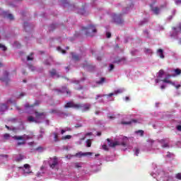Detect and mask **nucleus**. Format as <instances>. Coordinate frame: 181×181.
Returning <instances> with one entry per match:
<instances>
[{
  "label": "nucleus",
  "instance_id": "f257e3e1",
  "mask_svg": "<svg viewBox=\"0 0 181 181\" xmlns=\"http://www.w3.org/2000/svg\"><path fill=\"white\" fill-rule=\"evenodd\" d=\"M82 30L85 32V35L86 36H90V37H93V36H95V33L97 32V28H95V25H89L88 27H83L82 28Z\"/></svg>",
  "mask_w": 181,
  "mask_h": 181
},
{
  "label": "nucleus",
  "instance_id": "f03ea898",
  "mask_svg": "<svg viewBox=\"0 0 181 181\" xmlns=\"http://www.w3.org/2000/svg\"><path fill=\"white\" fill-rule=\"evenodd\" d=\"M107 145L110 148H115V146H127V143L125 141H123L122 143H119V141H115L113 142L111 139H107Z\"/></svg>",
  "mask_w": 181,
  "mask_h": 181
},
{
  "label": "nucleus",
  "instance_id": "7ed1b4c3",
  "mask_svg": "<svg viewBox=\"0 0 181 181\" xmlns=\"http://www.w3.org/2000/svg\"><path fill=\"white\" fill-rule=\"evenodd\" d=\"M81 106L78 105V103H75L73 101H69L64 105V107L67 109V108H75L76 110H80V107Z\"/></svg>",
  "mask_w": 181,
  "mask_h": 181
},
{
  "label": "nucleus",
  "instance_id": "20e7f679",
  "mask_svg": "<svg viewBox=\"0 0 181 181\" xmlns=\"http://www.w3.org/2000/svg\"><path fill=\"white\" fill-rule=\"evenodd\" d=\"M49 168L51 169H54L57 165H59V160L57 159V157L54 156L52 158H50V160L49 161Z\"/></svg>",
  "mask_w": 181,
  "mask_h": 181
},
{
  "label": "nucleus",
  "instance_id": "39448f33",
  "mask_svg": "<svg viewBox=\"0 0 181 181\" xmlns=\"http://www.w3.org/2000/svg\"><path fill=\"white\" fill-rule=\"evenodd\" d=\"M113 20L117 25H122L124 23V20H122V15H117V14H114L113 16Z\"/></svg>",
  "mask_w": 181,
  "mask_h": 181
},
{
  "label": "nucleus",
  "instance_id": "423d86ee",
  "mask_svg": "<svg viewBox=\"0 0 181 181\" xmlns=\"http://www.w3.org/2000/svg\"><path fill=\"white\" fill-rule=\"evenodd\" d=\"M4 76L3 78H1L0 80L6 83V85L8 86V83L11 81V79L9 78V72L5 71L4 72Z\"/></svg>",
  "mask_w": 181,
  "mask_h": 181
},
{
  "label": "nucleus",
  "instance_id": "0eeeda50",
  "mask_svg": "<svg viewBox=\"0 0 181 181\" xmlns=\"http://www.w3.org/2000/svg\"><path fill=\"white\" fill-rule=\"evenodd\" d=\"M78 105H80V108H82V112H86L87 111H90V109L91 108L90 104H83L81 105V103H78Z\"/></svg>",
  "mask_w": 181,
  "mask_h": 181
},
{
  "label": "nucleus",
  "instance_id": "6e6552de",
  "mask_svg": "<svg viewBox=\"0 0 181 181\" xmlns=\"http://www.w3.org/2000/svg\"><path fill=\"white\" fill-rule=\"evenodd\" d=\"M35 118L37 119H42V118H45L46 117V113L45 112H39L37 110L35 111Z\"/></svg>",
  "mask_w": 181,
  "mask_h": 181
},
{
  "label": "nucleus",
  "instance_id": "1a4fd4ad",
  "mask_svg": "<svg viewBox=\"0 0 181 181\" xmlns=\"http://www.w3.org/2000/svg\"><path fill=\"white\" fill-rule=\"evenodd\" d=\"M58 93H62V94H64V93H66L67 97H70L71 95V91L69 90L66 87H63L62 90H57Z\"/></svg>",
  "mask_w": 181,
  "mask_h": 181
},
{
  "label": "nucleus",
  "instance_id": "9d476101",
  "mask_svg": "<svg viewBox=\"0 0 181 181\" xmlns=\"http://www.w3.org/2000/svg\"><path fill=\"white\" fill-rule=\"evenodd\" d=\"M136 122H138L137 119H132L129 122H125L124 120H122L120 124L122 125H131V124H136Z\"/></svg>",
  "mask_w": 181,
  "mask_h": 181
},
{
  "label": "nucleus",
  "instance_id": "9b49d317",
  "mask_svg": "<svg viewBox=\"0 0 181 181\" xmlns=\"http://www.w3.org/2000/svg\"><path fill=\"white\" fill-rule=\"evenodd\" d=\"M93 155L92 152H86V153H83V152H79L76 153V156H79V158H81V156H91Z\"/></svg>",
  "mask_w": 181,
  "mask_h": 181
},
{
  "label": "nucleus",
  "instance_id": "f8f14e48",
  "mask_svg": "<svg viewBox=\"0 0 181 181\" xmlns=\"http://www.w3.org/2000/svg\"><path fill=\"white\" fill-rule=\"evenodd\" d=\"M49 74L51 77H54V76H57V77H60V75L57 74V71L54 69H52L51 71H49Z\"/></svg>",
  "mask_w": 181,
  "mask_h": 181
},
{
  "label": "nucleus",
  "instance_id": "ddd939ff",
  "mask_svg": "<svg viewBox=\"0 0 181 181\" xmlns=\"http://www.w3.org/2000/svg\"><path fill=\"white\" fill-rule=\"evenodd\" d=\"M4 17H7L8 19H10V21H13V15L12 14H8V12L4 11L3 12Z\"/></svg>",
  "mask_w": 181,
  "mask_h": 181
},
{
  "label": "nucleus",
  "instance_id": "4468645a",
  "mask_svg": "<svg viewBox=\"0 0 181 181\" xmlns=\"http://www.w3.org/2000/svg\"><path fill=\"white\" fill-rule=\"evenodd\" d=\"M8 110V105L6 104H0V112H4Z\"/></svg>",
  "mask_w": 181,
  "mask_h": 181
},
{
  "label": "nucleus",
  "instance_id": "2eb2a0df",
  "mask_svg": "<svg viewBox=\"0 0 181 181\" xmlns=\"http://www.w3.org/2000/svg\"><path fill=\"white\" fill-rule=\"evenodd\" d=\"M160 144H161L162 148H169V143H165V139H161L159 141Z\"/></svg>",
  "mask_w": 181,
  "mask_h": 181
},
{
  "label": "nucleus",
  "instance_id": "dca6fc26",
  "mask_svg": "<svg viewBox=\"0 0 181 181\" xmlns=\"http://www.w3.org/2000/svg\"><path fill=\"white\" fill-rule=\"evenodd\" d=\"M151 11L155 15H159V12H160V9L158 7H151Z\"/></svg>",
  "mask_w": 181,
  "mask_h": 181
},
{
  "label": "nucleus",
  "instance_id": "f3484780",
  "mask_svg": "<svg viewBox=\"0 0 181 181\" xmlns=\"http://www.w3.org/2000/svg\"><path fill=\"white\" fill-rule=\"evenodd\" d=\"M39 104H40V101H38V100H36L35 101V103L33 104V105H30L29 104H26L25 105V108H33V107L35 106V105H39Z\"/></svg>",
  "mask_w": 181,
  "mask_h": 181
},
{
  "label": "nucleus",
  "instance_id": "a211bd4d",
  "mask_svg": "<svg viewBox=\"0 0 181 181\" xmlns=\"http://www.w3.org/2000/svg\"><path fill=\"white\" fill-rule=\"evenodd\" d=\"M71 54L72 56L73 60L75 62H78V60H80V57L77 54H75L74 52H71Z\"/></svg>",
  "mask_w": 181,
  "mask_h": 181
},
{
  "label": "nucleus",
  "instance_id": "6ab92c4d",
  "mask_svg": "<svg viewBox=\"0 0 181 181\" xmlns=\"http://www.w3.org/2000/svg\"><path fill=\"white\" fill-rule=\"evenodd\" d=\"M157 53L159 54V56H160V59H165V55L163 54V49H158L157 50Z\"/></svg>",
  "mask_w": 181,
  "mask_h": 181
},
{
  "label": "nucleus",
  "instance_id": "aec40b11",
  "mask_svg": "<svg viewBox=\"0 0 181 181\" xmlns=\"http://www.w3.org/2000/svg\"><path fill=\"white\" fill-rule=\"evenodd\" d=\"M124 61H125V58H120V59H115L113 62V63L117 64H119V63H121V62H124Z\"/></svg>",
  "mask_w": 181,
  "mask_h": 181
},
{
  "label": "nucleus",
  "instance_id": "412c9836",
  "mask_svg": "<svg viewBox=\"0 0 181 181\" xmlns=\"http://www.w3.org/2000/svg\"><path fill=\"white\" fill-rule=\"evenodd\" d=\"M161 81H163V83H166L167 84H173L172 81L169 80V78L166 77L164 79L161 80Z\"/></svg>",
  "mask_w": 181,
  "mask_h": 181
},
{
  "label": "nucleus",
  "instance_id": "4be33fe9",
  "mask_svg": "<svg viewBox=\"0 0 181 181\" xmlns=\"http://www.w3.org/2000/svg\"><path fill=\"white\" fill-rule=\"evenodd\" d=\"M54 135V142H59V134H57V133L54 132L53 133Z\"/></svg>",
  "mask_w": 181,
  "mask_h": 181
},
{
  "label": "nucleus",
  "instance_id": "5701e85b",
  "mask_svg": "<svg viewBox=\"0 0 181 181\" xmlns=\"http://www.w3.org/2000/svg\"><path fill=\"white\" fill-rule=\"evenodd\" d=\"M25 156L22 154H19L18 157L16 159V162H21V160H23Z\"/></svg>",
  "mask_w": 181,
  "mask_h": 181
},
{
  "label": "nucleus",
  "instance_id": "b1692460",
  "mask_svg": "<svg viewBox=\"0 0 181 181\" xmlns=\"http://www.w3.org/2000/svg\"><path fill=\"white\" fill-rule=\"evenodd\" d=\"M13 139H16V141H23V136H14Z\"/></svg>",
  "mask_w": 181,
  "mask_h": 181
},
{
  "label": "nucleus",
  "instance_id": "393cba45",
  "mask_svg": "<svg viewBox=\"0 0 181 181\" xmlns=\"http://www.w3.org/2000/svg\"><path fill=\"white\" fill-rule=\"evenodd\" d=\"M24 168L25 169L28 170V171H27L26 173H32V172H30V165L29 164H25Z\"/></svg>",
  "mask_w": 181,
  "mask_h": 181
},
{
  "label": "nucleus",
  "instance_id": "a878e982",
  "mask_svg": "<svg viewBox=\"0 0 181 181\" xmlns=\"http://www.w3.org/2000/svg\"><path fill=\"white\" fill-rule=\"evenodd\" d=\"M163 74H165V71H163V69H160L158 72V78H162Z\"/></svg>",
  "mask_w": 181,
  "mask_h": 181
},
{
  "label": "nucleus",
  "instance_id": "bb28decb",
  "mask_svg": "<svg viewBox=\"0 0 181 181\" xmlns=\"http://www.w3.org/2000/svg\"><path fill=\"white\" fill-rule=\"evenodd\" d=\"M28 121L29 122H36V120L35 119V117H33V116H29V117H28Z\"/></svg>",
  "mask_w": 181,
  "mask_h": 181
},
{
  "label": "nucleus",
  "instance_id": "cd10ccee",
  "mask_svg": "<svg viewBox=\"0 0 181 181\" xmlns=\"http://www.w3.org/2000/svg\"><path fill=\"white\" fill-rule=\"evenodd\" d=\"M105 83V78H100V81H96V84H103Z\"/></svg>",
  "mask_w": 181,
  "mask_h": 181
},
{
  "label": "nucleus",
  "instance_id": "c85d7f7f",
  "mask_svg": "<svg viewBox=\"0 0 181 181\" xmlns=\"http://www.w3.org/2000/svg\"><path fill=\"white\" fill-rule=\"evenodd\" d=\"M28 62L33 60V52H31L29 56L27 57Z\"/></svg>",
  "mask_w": 181,
  "mask_h": 181
},
{
  "label": "nucleus",
  "instance_id": "c756f323",
  "mask_svg": "<svg viewBox=\"0 0 181 181\" xmlns=\"http://www.w3.org/2000/svg\"><path fill=\"white\" fill-rule=\"evenodd\" d=\"M63 141H66V139H71V135H66L62 137Z\"/></svg>",
  "mask_w": 181,
  "mask_h": 181
},
{
  "label": "nucleus",
  "instance_id": "7c9ffc66",
  "mask_svg": "<svg viewBox=\"0 0 181 181\" xmlns=\"http://www.w3.org/2000/svg\"><path fill=\"white\" fill-rule=\"evenodd\" d=\"M86 146H87V148L91 147V139L86 140Z\"/></svg>",
  "mask_w": 181,
  "mask_h": 181
},
{
  "label": "nucleus",
  "instance_id": "2f4dec72",
  "mask_svg": "<svg viewBox=\"0 0 181 181\" xmlns=\"http://www.w3.org/2000/svg\"><path fill=\"white\" fill-rule=\"evenodd\" d=\"M174 71H175L176 76H180V74H181V70L179 69H175Z\"/></svg>",
  "mask_w": 181,
  "mask_h": 181
},
{
  "label": "nucleus",
  "instance_id": "473e14b6",
  "mask_svg": "<svg viewBox=\"0 0 181 181\" xmlns=\"http://www.w3.org/2000/svg\"><path fill=\"white\" fill-rule=\"evenodd\" d=\"M54 29H56V24H52L49 26V31H53Z\"/></svg>",
  "mask_w": 181,
  "mask_h": 181
},
{
  "label": "nucleus",
  "instance_id": "72a5a7b5",
  "mask_svg": "<svg viewBox=\"0 0 181 181\" xmlns=\"http://www.w3.org/2000/svg\"><path fill=\"white\" fill-rule=\"evenodd\" d=\"M121 93H122V89H118L114 91V94H115L116 95L117 94H121Z\"/></svg>",
  "mask_w": 181,
  "mask_h": 181
},
{
  "label": "nucleus",
  "instance_id": "f704fd0d",
  "mask_svg": "<svg viewBox=\"0 0 181 181\" xmlns=\"http://www.w3.org/2000/svg\"><path fill=\"white\" fill-rule=\"evenodd\" d=\"M0 49H2L3 52H6V47H5V45L0 44Z\"/></svg>",
  "mask_w": 181,
  "mask_h": 181
},
{
  "label": "nucleus",
  "instance_id": "c9c22d12",
  "mask_svg": "<svg viewBox=\"0 0 181 181\" xmlns=\"http://www.w3.org/2000/svg\"><path fill=\"white\" fill-rule=\"evenodd\" d=\"M28 67L31 71H35V70H36V68L32 64L29 65Z\"/></svg>",
  "mask_w": 181,
  "mask_h": 181
},
{
  "label": "nucleus",
  "instance_id": "e433bc0d",
  "mask_svg": "<svg viewBox=\"0 0 181 181\" xmlns=\"http://www.w3.org/2000/svg\"><path fill=\"white\" fill-rule=\"evenodd\" d=\"M6 104H15V100L12 99H8L6 102Z\"/></svg>",
  "mask_w": 181,
  "mask_h": 181
},
{
  "label": "nucleus",
  "instance_id": "4c0bfd02",
  "mask_svg": "<svg viewBox=\"0 0 181 181\" xmlns=\"http://www.w3.org/2000/svg\"><path fill=\"white\" fill-rule=\"evenodd\" d=\"M107 95H97L95 98V100H98L99 98H102V97H105Z\"/></svg>",
  "mask_w": 181,
  "mask_h": 181
},
{
  "label": "nucleus",
  "instance_id": "58836bf2",
  "mask_svg": "<svg viewBox=\"0 0 181 181\" xmlns=\"http://www.w3.org/2000/svg\"><path fill=\"white\" fill-rule=\"evenodd\" d=\"M107 95H97L95 98V100H98L99 98H102V97H105Z\"/></svg>",
  "mask_w": 181,
  "mask_h": 181
},
{
  "label": "nucleus",
  "instance_id": "ea45409f",
  "mask_svg": "<svg viewBox=\"0 0 181 181\" xmlns=\"http://www.w3.org/2000/svg\"><path fill=\"white\" fill-rule=\"evenodd\" d=\"M67 131H71V129H70V128H68L67 129H62L61 130V134H62V135H63V134H64V132H67Z\"/></svg>",
  "mask_w": 181,
  "mask_h": 181
},
{
  "label": "nucleus",
  "instance_id": "a19ab883",
  "mask_svg": "<svg viewBox=\"0 0 181 181\" xmlns=\"http://www.w3.org/2000/svg\"><path fill=\"white\" fill-rule=\"evenodd\" d=\"M136 134H139L140 136H144V131L143 130H138L136 132Z\"/></svg>",
  "mask_w": 181,
  "mask_h": 181
},
{
  "label": "nucleus",
  "instance_id": "79ce46f5",
  "mask_svg": "<svg viewBox=\"0 0 181 181\" xmlns=\"http://www.w3.org/2000/svg\"><path fill=\"white\" fill-rule=\"evenodd\" d=\"M102 148L103 149H104V151H109L108 146H107L106 144L103 145Z\"/></svg>",
  "mask_w": 181,
  "mask_h": 181
},
{
  "label": "nucleus",
  "instance_id": "37998d69",
  "mask_svg": "<svg viewBox=\"0 0 181 181\" xmlns=\"http://www.w3.org/2000/svg\"><path fill=\"white\" fill-rule=\"evenodd\" d=\"M135 155L136 156H138L139 155V148H135Z\"/></svg>",
  "mask_w": 181,
  "mask_h": 181
},
{
  "label": "nucleus",
  "instance_id": "c03bdc74",
  "mask_svg": "<svg viewBox=\"0 0 181 181\" xmlns=\"http://www.w3.org/2000/svg\"><path fill=\"white\" fill-rule=\"evenodd\" d=\"M175 177L179 180H181V173H179L176 175Z\"/></svg>",
  "mask_w": 181,
  "mask_h": 181
},
{
  "label": "nucleus",
  "instance_id": "a18cd8bd",
  "mask_svg": "<svg viewBox=\"0 0 181 181\" xmlns=\"http://www.w3.org/2000/svg\"><path fill=\"white\" fill-rule=\"evenodd\" d=\"M28 28H29V23H24V29H25V30H26V29H28Z\"/></svg>",
  "mask_w": 181,
  "mask_h": 181
},
{
  "label": "nucleus",
  "instance_id": "49530a36",
  "mask_svg": "<svg viewBox=\"0 0 181 181\" xmlns=\"http://www.w3.org/2000/svg\"><path fill=\"white\" fill-rule=\"evenodd\" d=\"M50 114H57V110H54V109L51 110Z\"/></svg>",
  "mask_w": 181,
  "mask_h": 181
},
{
  "label": "nucleus",
  "instance_id": "de8ad7c7",
  "mask_svg": "<svg viewBox=\"0 0 181 181\" xmlns=\"http://www.w3.org/2000/svg\"><path fill=\"white\" fill-rule=\"evenodd\" d=\"M175 3L176 4V5H181V0H175Z\"/></svg>",
  "mask_w": 181,
  "mask_h": 181
},
{
  "label": "nucleus",
  "instance_id": "09e8293b",
  "mask_svg": "<svg viewBox=\"0 0 181 181\" xmlns=\"http://www.w3.org/2000/svg\"><path fill=\"white\" fill-rule=\"evenodd\" d=\"M114 68H115V66H114V64H110V71H112V70H114Z\"/></svg>",
  "mask_w": 181,
  "mask_h": 181
},
{
  "label": "nucleus",
  "instance_id": "8fccbe9b",
  "mask_svg": "<svg viewBox=\"0 0 181 181\" xmlns=\"http://www.w3.org/2000/svg\"><path fill=\"white\" fill-rule=\"evenodd\" d=\"M81 127H83V125L81 124H76L75 125V128H81Z\"/></svg>",
  "mask_w": 181,
  "mask_h": 181
},
{
  "label": "nucleus",
  "instance_id": "3c124183",
  "mask_svg": "<svg viewBox=\"0 0 181 181\" xmlns=\"http://www.w3.org/2000/svg\"><path fill=\"white\" fill-rule=\"evenodd\" d=\"M106 36H107V39H110V37H111V33L107 32L106 33Z\"/></svg>",
  "mask_w": 181,
  "mask_h": 181
},
{
  "label": "nucleus",
  "instance_id": "603ef678",
  "mask_svg": "<svg viewBox=\"0 0 181 181\" xmlns=\"http://www.w3.org/2000/svg\"><path fill=\"white\" fill-rule=\"evenodd\" d=\"M18 146H20V145H25V142L22 141V142H18L17 143Z\"/></svg>",
  "mask_w": 181,
  "mask_h": 181
},
{
  "label": "nucleus",
  "instance_id": "864d4df0",
  "mask_svg": "<svg viewBox=\"0 0 181 181\" xmlns=\"http://www.w3.org/2000/svg\"><path fill=\"white\" fill-rule=\"evenodd\" d=\"M9 134H4V138H5V139H8V138H9Z\"/></svg>",
  "mask_w": 181,
  "mask_h": 181
},
{
  "label": "nucleus",
  "instance_id": "5fc2aeb1",
  "mask_svg": "<svg viewBox=\"0 0 181 181\" xmlns=\"http://www.w3.org/2000/svg\"><path fill=\"white\" fill-rule=\"evenodd\" d=\"M91 135H93L92 132H88V133L86 134V136H90Z\"/></svg>",
  "mask_w": 181,
  "mask_h": 181
},
{
  "label": "nucleus",
  "instance_id": "6e6d98bb",
  "mask_svg": "<svg viewBox=\"0 0 181 181\" xmlns=\"http://www.w3.org/2000/svg\"><path fill=\"white\" fill-rule=\"evenodd\" d=\"M177 131H180L181 132V125H177Z\"/></svg>",
  "mask_w": 181,
  "mask_h": 181
},
{
  "label": "nucleus",
  "instance_id": "4d7b16f0",
  "mask_svg": "<svg viewBox=\"0 0 181 181\" xmlns=\"http://www.w3.org/2000/svg\"><path fill=\"white\" fill-rule=\"evenodd\" d=\"M62 4H69V1L68 0H61Z\"/></svg>",
  "mask_w": 181,
  "mask_h": 181
},
{
  "label": "nucleus",
  "instance_id": "13d9d810",
  "mask_svg": "<svg viewBox=\"0 0 181 181\" xmlns=\"http://www.w3.org/2000/svg\"><path fill=\"white\" fill-rule=\"evenodd\" d=\"M2 158H6V159H8V155H0Z\"/></svg>",
  "mask_w": 181,
  "mask_h": 181
},
{
  "label": "nucleus",
  "instance_id": "bf43d9fd",
  "mask_svg": "<svg viewBox=\"0 0 181 181\" xmlns=\"http://www.w3.org/2000/svg\"><path fill=\"white\" fill-rule=\"evenodd\" d=\"M45 64L46 66H50V62H47V61H45Z\"/></svg>",
  "mask_w": 181,
  "mask_h": 181
},
{
  "label": "nucleus",
  "instance_id": "052dcab7",
  "mask_svg": "<svg viewBox=\"0 0 181 181\" xmlns=\"http://www.w3.org/2000/svg\"><path fill=\"white\" fill-rule=\"evenodd\" d=\"M75 168H81V166H80L79 165H78V163H76L75 164Z\"/></svg>",
  "mask_w": 181,
  "mask_h": 181
},
{
  "label": "nucleus",
  "instance_id": "680f3d73",
  "mask_svg": "<svg viewBox=\"0 0 181 181\" xmlns=\"http://www.w3.org/2000/svg\"><path fill=\"white\" fill-rule=\"evenodd\" d=\"M115 93H109L108 95H106L107 97H112V95H114Z\"/></svg>",
  "mask_w": 181,
  "mask_h": 181
},
{
  "label": "nucleus",
  "instance_id": "e2e57ef3",
  "mask_svg": "<svg viewBox=\"0 0 181 181\" xmlns=\"http://www.w3.org/2000/svg\"><path fill=\"white\" fill-rule=\"evenodd\" d=\"M147 142H151V144H153V142H155V141L153 140H152V139H148L147 141Z\"/></svg>",
  "mask_w": 181,
  "mask_h": 181
},
{
  "label": "nucleus",
  "instance_id": "0e129e2a",
  "mask_svg": "<svg viewBox=\"0 0 181 181\" xmlns=\"http://www.w3.org/2000/svg\"><path fill=\"white\" fill-rule=\"evenodd\" d=\"M166 88V86H165V85H162L160 86L161 90H164V88Z\"/></svg>",
  "mask_w": 181,
  "mask_h": 181
},
{
  "label": "nucleus",
  "instance_id": "69168bd1",
  "mask_svg": "<svg viewBox=\"0 0 181 181\" xmlns=\"http://www.w3.org/2000/svg\"><path fill=\"white\" fill-rule=\"evenodd\" d=\"M167 158H170V152L167 153Z\"/></svg>",
  "mask_w": 181,
  "mask_h": 181
},
{
  "label": "nucleus",
  "instance_id": "338daca9",
  "mask_svg": "<svg viewBox=\"0 0 181 181\" xmlns=\"http://www.w3.org/2000/svg\"><path fill=\"white\" fill-rule=\"evenodd\" d=\"M170 77H172V75L168 74V75H167V76H166L165 78H170Z\"/></svg>",
  "mask_w": 181,
  "mask_h": 181
},
{
  "label": "nucleus",
  "instance_id": "774afa93",
  "mask_svg": "<svg viewBox=\"0 0 181 181\" xmlns=\"http://www.w3.org/2000/svg\"><path fill=\"white\" fill-rule=\"evenodd\" d=\"M97 60H98V62H101V57H98Z\"/></svg>",
  "mask_w": 181,
  "mask_h": 181
}]
</instances>
